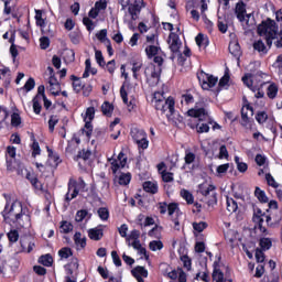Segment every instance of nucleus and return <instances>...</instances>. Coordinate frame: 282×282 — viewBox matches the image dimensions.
<instances>
[{
    "mask_svg": "<svg viewBox=\"0 0 282 282\" xmlns=\"http://www.w3.org/2000/svg\"><path fill=\"white\" fill-rule=\"evenodd\" d=\"M83 23L88 32H94V21L88 17L83 18Z\"/></svg>",
    "mask_w": 282,
    "mask_h": 282,
    "instance_id": "obj_53",
    "label": "nucleus"
},
{
    "mask_svg": "<svg viewBox=\"0 0 282 282\" xmlns=\"http://www.w3.org/2000/svg\"><path fill=\"white\" fill-rule=\"evenodd\" d=\"M32 158H36V155H41V147L39 145V141H33L32 144Z\"/></svg>",
    "mask_w": 282,
    "mask_h": 282,
    "instance_id": "obj_60",
    "label": "nucleus"
},
{
    "mask_svg": "<svg viewBox=\"0 0 282 282\" xmlns=\"http://www.w3.org/2000/svg\"><path fill=\"white\" fill-rule=\"evenodd\" d=\"M88 215L89 212L87 209L78 210L75 216V221H77V224H80V221H83Z\"/></svg>",
    "mask_w": 282,
    "mask_h": 282,
    "instance_id": "obj_41",
    "label": "nucleus"
},
{
    "mask_svg": "<svg viewBox=\"0 0 282 282\" xmlns=\"http://www.w3.org/2000/svg\"><path fill=\"white\" fill-rule=\"evenodd\" d=\"M170 50L172 52L171 61H175L177 58V64L184 66L186 63V56L180 52V47H182V41H180V35L174 32H171L169 35Z\"/></svg>",
    "mask_w": 282,
    "mask_h": 282,
    "instance_id": "obj_3",
    "label": "nucleus"
},
{
    "mask_svg": "<svg viewBox=\"0 0 282 282\" xmlns=\"http://www.w3.org/2000/svg\"><path fill=\"white\" fill-rule=\"evenodd\" d=\"M83 237V234L80 231H76L74 235V241L76 246H80V248H86L87 246V237Z\"/></svg>",
    "mask_w": 282,
    "mask_h": 282,
    "instance_id": "obj_19",
    "label": "nucleus"
},
{
    "mask_svg": "<svg viewBox=\"0 0 282 282\" xmlns=\"http://www.w3.org/2000/svg\"><path fill=\"white\" fill-rule=\"evenodd\" d=\"M128 12L129 14L131 15V20L132 21H135L138 19V12H139V9H138V6L137 4H130L128 7Z\"/></svg>",
    "mask_w": 282,
    "mask_h": 282,
    "instance_id": "obj_40",
    "label": "nucleus"
},
{
    "mask_svg": "<svg viewBox=\"0 0 282 282\" xmlns=\"http://www.w3.org/2000/svg\"><path fill=\"white\" fill-rule=\"evenodd\" d=\"M158 96H162L160 95V93H155L154 94V107L156 111H162V113H166L167 109L171 113V116H173V113H175V99H173V97H169L167 99H158Z\"/></svg>",
    "mask_w": 282,
    "mask_h": 282,
    "instance_id": "obj_4",
    "label": "nucleus"
},
{
    "mask_svg": "<svg viewBox=\"0 0 282 282\" xmlns=\"http://www.w3.org/2000/svg\"><path fill=\"white\" fill-rule=\"evenodd\" d=\"M59 230L64 235H67L68 232H72V230H74V225H72V223H68L66 220H63L61 223Z\"/></svg>",
    "mask_w": 282,
    "mask_h": 282,
    "instance_id": "obj_27",
    "label": "nucleus"
},
{
    "mask_svg": "<svg viewBox=\"0 0 282 282\" xmlns=\"http://www.w3.org/2000/svg\"><path fill=\"white\" fill-rule=\"evenodd\" d=\"M131 239L133 240L140 239V230H137V229L132 230L130 235L126 238V241H131Z\"/></svg>",
    "mask_w": 282,
    "mask_h": 282,
    "instance_id": "obj_63",
    "label": "nucleus"
},
{
    "mask_svg": "<svg viewBox=\"0 0 282 282\" xmlns=\"http://www.w3.org/2000/svg\"><path fill=\"white\" fill-rule=\"evenodd\" d=\"M101 111L104 113V116H111L113 113V105H110L109 101H105L101 105Z\"/></svg>",
    "mask_w": 282,
    "mask_h": 282,
    "instance_id": "obj_28",
    "label": "nucleus"
},
{
    "mask_svg": "<svg viewBox=\"0 0 282 282\" xmlns=\"http://www.w3.org/2000/svg\"><path fill=\"white\" fill-rule=\"evenodd\" d=\"M78 187H76V181L72 182L69 181L68 183V192L65 195V202H67V204H69V202L72 199H76V197H78Z\"/></svg>",
    "mask_w": 282,
    "mask_h": 282,
    "instance_id": "obj_9",
    "label": "nucleus"
},
{
    "mask_svg": "<svg viewBox=\"0 0 282 282\" xmlns=\"http://www.w3.org/2000/svg\"><path fill=\"white\" fill-rule=\"evenodd\" d=\"M39 100H41L39 95H35L33 98V111L36 116H39V113H41V109H43V106H41V101Z\"/></svg>",
    "mask_w": 282,
    "mask_h": 282,
    "instance_id": "obj_35",
    "label": "nucleus"
},
{
    "mask_svg": "<svg viewBox=\"0 0 282 282\" xmlns=\"http://www.w3.org/2000/svg\"><path fill=\"white\" fill-rule=\"evenodd\" d=\"M39 263L45 265L46 268H52V263H54V258L50 253L41 256L39 259Z\"/></svg>",
    "mask_w": 282,
    "mask_h": 282,
    "instance_id": "obj_21",
    "label": "nucleus"
},
{
    "mask_svg": "<svg viewBox=\"0 0 282 282\" xmlns=\"http://www.w3.org/2000/svg\"><path fill=\"white\" fill-rule=\"evenodd\" d=\"M56 124H58V117L51 116L48 120V131L51 133H54V127H56Z\"/></svg>",
    "mask_w": 282,
    "mask_h": 282,
    "instance_id": "obj_48",
    "label": "nucleus"
},
{
    "mask_svg": "<svg viewBox=\"0 0 282 282\" xmlns=\"http://www.w3.org/2000/svg\"><path fill=\"white\" fill-rule=\"evenodd\" d=\"M253 50L261 54H268V46H265V43H263V40H258L253 42Z\"/></svg>",
    "mask_w": 282,
    "mask_h": 282,
    "instance_id": "obj_20",
    "label": "nucleus"
},
{
    "mask_svg": "<svg viewBox=\"0 0 282 282\" xmlns=\"http://www.w3.org/2000/svg\"><path fill=\"white\" fill-rule=\"evenodd\" d=\"M61 259H69L74 253L72 252V248L64 247L58 251Z\"/></svg>",
    "mask_w": 282,
    "mask_h": 282,
    "instance_id": "obj_34",
    "label": "nucleus"
},
{
    "mask_svg": "<svg viewBox=\"0 0 282 282\" xmlns=\"http://www.w3.org/2000/svg\"><path fill=\"white\" fill-rule=\"evenodd\" d=\"M144 76L149 80H151V86L155 87L160 83V77L162 76V68L160 66H156L155 64L151 63L148 65V67L144 70Z\"/></svg>",
    "mask_w": 282,
    "mask_h": 282,
    "instance_id": "obj_5",
    "label": "nucleus"
},
{
    "mask_svg": "<svg viewBox=\"0 0 282 282\" xmlns=\"http://www.w3.org/2000/svg\"><path fill=\"white\" fill-rule=\"evenodd\" d=\"M181 261L183 262V265L184 268H186V270H191L193 261L191 260V258H188V256H182Z\"/></svg>",
    "mask_w": 282,
    "mask_h": 282,
    "instance_id": "obj_58",
    "label": "nucleus"
},
{
    "mask_svg": "<svg viewBox=\"0 0 282 282\" xmlns=\"http://www.w3.org/2000/svg\"><path fill=\"white\" fill-rule=\"evenodd\" d=\"M250 122V117H248V111H246V108L241 109V126L248 127V123Z\"/></svg>",
    "mask_w": 282,
    "mask_h": 282,
    "instance_id": "obj_49",
    "label": "nucleus"
},
{
    "mask_svg": "<svg viewBox=\"0 0 282 282\" xmlns=\"http://www.w3.org/2000/svg\"><path fill=\"white\" fill-rule=\"evenodd\" d=\"M34 87H36V82L34 80V78L30 77L22 87V89H25V91H32Z\"/></svg>",
    "mask_w": 282,
    "mask_h": 282,
    "instance_id": "obj_44",
    "label": "nucleus"
},
{
    "mask_svg": "<svg viewBox=\"0 0 282 282\" xmlns=\"http://www.w3.org/2000/svg\"><path fill=\"white\" fill-rule=\"evenodd\" d=\"M197 78L199 83L202 84L203 89H212V87H215L217 85L218 78L202 70L199 74H197Z\"/></svg>",
    "mask_w": 282,
    "mask_h": 282,
    "instance_id": "obj_7",
    "label": "nucleus"
},
{
    "mask_svg": "<svg viewBox=\"0 0 282 282\" xmlns=\"http://www.w3.org/2000/svg\"><path fill=\"white\" fill-rule=\"evenodd\" d=\"M278 94H279V86H276V84L269 85L267 89L268 98H270L271 100H274Z\"/></svg>",
    "mask_w": 282,
    "mask_h": 282,
    "instance_id": "obj_24",
    "label": "nucleus"
},
{
    "mask_svg": "<svg viewBox=\"0 0 282 282\" xmlns=\"http://www.w3.org/2000/svg\"><path fill=\"white\" fill-rule=\"evenodd\" d=\"M259 246L262 251L270 250L272 248V240L270 238H261Z\"/></svg>",
    "mask_w": 282,
    "mask_h": 282,
    "instance_id": "obj_29",
    "label": "nucleus"
},
{
    "mask_svg": "<svg viewBox=\"0 0 282 282\" xmlns=\"http://www.w3.org/2000/svg\"><path fill=\"white\" fill-rule=\"evenodd\" d=\"M70 80H73L74 91H76V94H80V91H83V86H84L80 78L77 77L76 75H72Z\"/></svg>",
    "mask_w": 282,
    "mask_h": 282,
    "instance_id": "obj_18",
    "label": "nucleus"
},
{
    "mask_svg": "<svg viewBox=\"0 0 282 282\" xmlns=\"http://www.w3.org/2000/svg\"><path fill=\"white\" fill-rule=\"evenodd\" d=\"M40 46H41V50H47V47H50V37L42 36L40 39Z\"/></svg>",
    "mask_w": 282,
    "mask_h": 282,
    "instance_id": "obj_62",
    "label": "nucleus"
},
{
    "mask_svg": "<svg viewBox=\"0 0 282 282\" xmlns=\"http://www.w3.org/2000/svg\"><path fill=\"white\" fill-rule=\"evenodd\" d=\"M256 260L257 263H263V261H265V253H263V250L260 248L256 249Z\"/></svg>",
    "mask_w": 282,
    "mask_h": 282,
    "instance_id": "obj_52",
    "label": "nucleus"
},
{
    "mask_svg": "<svg viewBox=\"0 0 282 282\" xmlns=\"http://www.w3.org/2000/svg\"><path fill=\"white\" fill-rule=\"evenodd\" d=\"M207 228L208 224L206 221L193 223V229L196 230V232H204Z\"/></svg>",
    "mask_w": 282,
    "mask_h": 282,
    "instance_id": "obj_39",
    "label": "nucleus"
},
{
    "mask_svg": "<svg viewBox=\"0 0 282 282\" xmlns=\"http://www.w3.org/2000/svg\"><path fill=\"white\" fill-rule=\"evenodd\" d=\"M131 135L134 142L137 143V142H140V140H142L143 138H147V132H144V130L134 128L131 130Z\"/></svg>",
    "mask_w": 282,
    "mask_h": 282,
    "instance_id": "obj_17",
    "label": "nucleus"
},
{
    "mask_svg": "<svg viewBox=\"0 0 282 282\" xmlns=\"http://www.w3.org/2000/svg\"><path fill=\"white\" fill-rule=\"evenodd\" d=\"M7 237L11 243H17L19 241V231L13 229L7 234Z\"/></svg>",
    "mask_w": 282,
    "mask_h": 282,
    "instance_id": "obj_45",
    "label": "nucleus"
},
{
    "mask_svg": "<svg viewBox=\"0 0 282 282\" xmlns=\"http://www.w3.org/2000/svg\"><path fill=\"white\" fill-rule=\"evenodd\" d=\"M256 120L259 124H263L268 120V113L265 111H260L256 115Z\"/></svg>",
    "mask_w": 282,
    "mask_h": 282,
    "instance_id": "obj_55",
    "label": "nucleus"
},
{
    "mask_svg": "<svg viewBox=\"0 0 282 282\" xmlns=\"http://www.w3.org/2000/svg\"><path fill=\"white\" fill-rule=\"evenodd\" d=\"M131 182V173H121L119 176V184L120 186H127Z\"/></svg>",
    "mask_w": 282,
    "mask_h": 282,
    "instance_id": "obj_30",
    "label": "nucleus"
},
{
    "mask_svg": "<svg viewBox=\"0 0 282 282\" xmlns=\"http://www.w3.org/2000/svg\"><path fill=\"white\" fill-rule=\"evenodd\" d=\"M96 37L98 39V41H100V43H107V41H110L107 37V29H102L100 30V32L96 33Z\"/></svg>",
    "mask_w": 282,
    "mask_h": 282,
    "instance_id": "obj_43",
    "label": "nucleus"
},
{
    "mask_svg": "<svg viewBox=\"0 0 282 282\" xmlns=\"http://www.w3.org/2000/svg\"><path fill=\"white\" fill-rule=\"evenodd\" d=\"M181 197H183V199H185V202H187V204H194V202H195V197L192 195L191 192H188V189H182Z\"/></svg>",
    "mask_w": 282,
    "mask_h": 282,
    "instance_id": "obj_31",
    "label": "nucleus"
},
{
    "mask_svg": "<svg viewBox=\"0 0 282 282\" xmlns=\"http://www.w3.org/2000/svg\"><path fill=\"white\" fill-rule=\"evenodd\" d=\"M11 124L12 127H19L21 124V116L17 112L11 115Z\"/></svg>",
    "mask_w": 282,
    "mask_h": 282,
    "instance_id": "obj_56",
    "label": "nucleus"
},
{
    "mask_svg": "<svg viewBox=\"0 0 282 282\" xmlns=\"http://www.w3.org/2000/svg\"><path fill=\"white\" fill-rule=\"evenodd\" d=\"M143 191H145V193H151V195H155L158 193V183L145 181L143 183Z\"/></svg>",
    "mask_w": 282,
    "mask_h": 282,
    "instance_id": "obj_14",
    "label": "nucleus"
},
{
    "mask_svg": "<svg viewBox=\"0 0 282 282\" xmlns=\"http://www.w3.org/2000/svg\"><path fill=\"white\" fill-rule=\"evenodd\" d=\"M238 209H239V205L237 204V200H235L232 197L227 196L228 213H237Z\"/></svg>",
    "mask_w": 282,
    "mask_h": 282,
    "instance_id": "obj_22",
    "label": "nucleus"
},
{
    "mask_svg": "<svg viewBox=\"0 0 282 282\" xmlns=\"http://www.w3.org/2000/svg\"><path fill=\"white\" fill-rule=\"evenodd\" d=\"M187 116H189V118H198L199 122L210 120V116H208V111L204 109V102L196 104L194 108L187 111Z\"/></svg>",
    "mask_w": 282,
    "mask_h": 282,
    "instance_id": "obj_6",
    "label": "nucleus"
},
{
    "mask_svg": "<svg viewBox=\"0 0 282 282\" xmlns=\"http://www.w3.org/2000/svg\"><path fill=\"white\" fill-rule=\"evenodd\" d=\"M213 281L215 282H226V278H224V272L219 269V261L214 262V271L212 274ZM228 282H232V280H228Z\"/></svg>",
    "mask_w": 282,
    "mask_h": 282,
    "instance_id": "obj_11",
    "label": "nucleus"
},
{
    "mask_svg": "<svg viewBox=\"0 0 282 282\" xmlns=\"http://www.w3.org/2000/svg\"><path fill=\"white\" fill-rule=\"evenodd\" d=\"M199 191L202 193V195H204V197H208V195H210V193H215V186L214 185H208L207 188H204L202 185L199 186Z\"/></svg>",
    "mask_w": 282,
    "mask_h": 282,
    "instance_id": "obj_50",
    "label": "nucleus"
},
{
    "mask_svg": "<svg viewBox=\"0 0 282 282\" xmlns=\"http://www.w3.org/2000/svg\"><path fill=\"white\" fill-rule=\"evenodd\" d=\"M242 83L243 85H246V87H248L249 89H251V91H257V86H252V74H246L242 77Z\"/></svg>",
    "mask_w": 282,
    "mask_h": 282,
    "instance_id": "obj_25",
    "label": "nucleus"
},
{
    "mask_svg": "<svg viewBox=\"0 0 282 282\" xmlns=\"http://www.w3.org/2000/svg\"><path fill=\"white\" fill-rule=\"evenodd\" d=\"M89 158H91V151L90 150H82L78 152V154L75 156V160L78 161V160H89Z\"/></svg>",
    "mask_w": 282,
    "mask_h": 282,
    "instance_id": "obj_33",
    "label": "nucleus"
},
{
    "mask_svg": "<svg viewBox=\"0 0 282 282\" xmlns=\"http://www.w3.org/2000/svg\"><path fill=\"white\" fill-rule=\"evenodd\" d=\"M258 34L259 36H264L267 47L270 50L272 47V41L279 39V25H276L274 20L269 18L258 25Z\"/></svg>",
    "mask_w": 282,
    "mask_h": 282,
    "instance_id": "obj_1",
    "label": "nucleus"
},
{
    "mask_svg": "<svg viewBox=\"0 0 282 282\" xmlns=\"http://www.w3.org/2000/svg\"><path fill=\"white\" fill-rule=\"evenodd\" d=\"M131 274L132 276H143V279H147L149 271L144 267L138 265L131 270Z\"/></svg>",
    "mask_w": 282,
    "mask_h": 282,
    "instance_id": "obj_16",
    "label": "nucleus"
},
{
    "mask_svg": "<svg viewBox=\"0 0 282 282\" xmlns=\"http://www.w3.org/2000/svg\"><path fill=\"white\" fill-rule=\"evenodd\" d=\"M82 131L86 134V138H91V133H94V126L91 124V120L87 121V118H85V128L82 129Z\"/></svg>",
    "mask_w": 282,
    "mask_h": 282,
    "instance_id": "obj_26",
    "label": "nucleus"
},
{
    "mask_svg": "<svg viewBox=\"0 0 282 282\" xmlns=\"http://www.w3.org/2000/svg\"><path fill=\"white\" fill-rule=\"evenodd\" d=\"M195 41L198 47H202V45H205V46L208 45V40L204 39L203 33H198L197 36L195 37Z\"/></svg>",
    "mask_w": 282,
    "mask_h": 282,
    "instance_id": "obj_51",
    "label": "nucleus"
},
{
    "mask_svg": "<svg viewBox=\"0 0 282 282\" xmlns=\"http://www.w3.org/2000/svg\"><path fill=\"white\" fill-rule=\"evenodd\" d=\"M97 214L102 221H107V219H109V209L107 207H100L97 210Z\"/></svg>",
    "mask_w": 282,
    "mask_h": 282,
    "instance_id": "obj_38",
    "label": "nucleus"
},
{
    "mask_svg": "<svg viewBox=\"0 0 282 282\" xmlns=\"http://www.w3.org/2000/svg\"><path fill=\"white\" fill-rule=\"evenodd\" d=\"M196 130L197 133H208V131H210V127L208 126V123H202L200 126L199 123H197Z\"/></svg>",
    "mask_w": 282,
    "mask_h": 282,
    "instance_id": "obj_57",
    "label": "nucleus"
},
{
    "mask_svg": "<svg viewBox=\"0 0 282 282\" xmlns=\"http://www.w3.org/2000/svg\"><path fill=\"white\" fill-rule=\"evenodd\" d=\"M95 58L99 67H105L106 63H105V57L102 56L101 51H95Z\"/></svg>",
    "mask_w": 282,
    "mask_h": 282,
    "instance_id": "obj_47",
    "label": "nucleus"
},
{
    "mask_svg": "<svg viewBox=\"0 0 282 282\" xmlns=\"http://www.w3.org/2000/svg\"><path fill=\"white\" fill-rule=\"evenodd\" d=\"M111 258H112L113 264L117 268H120L122 265V260L120 259V256H118V251H111Z\"/></svg>",
    "mask_w": 282,
    "mask_h": 282,
    "instance_id": "obj_54",
    "label": "nucleus"
},
{
    "mask_svg": "<svg viewBox=\"0 0 282 282\" xmlns=\"http://www.w3.org/2000/svg\"><path fill=\"white\" fill-rule=\"evenodd\" d=\"M88 237L93 241H100L105 237V234L101 228L96 227L88 230Z\"/></svg>",
    "mask_w": 282,
    "mask_h": 282,
    "instance_id": "obj_12",
    "label": "nucleus"
},
{
    "mask_svg": "<svg viewBox=\"0 0 282 282\" xmlns=\"http://www.w3.org/2000/svg\"><path fill=\"white\" fill-rule=\"evenodd\" d=\"M246 4L243 3V0H240L238 3H236L235 8V14L240 23L246 21Z\"/></svg>",
    "mask_w": 282,
    "mask_h": 282,
    "instance_id": "obj_10",
    "label": "nucleus"
},
{
    "mask_svg": "<svg viewBox=\"0 0 282 282\" xmlns=\"http://www.w3.org/2000/svg\"><path fill=\"white\" fill-rule=\"evenodd\" d=\"M265 181H267L268 186H272V188H279V183H276V181L274 180V176H272V174L267 173Z\"/></svg>",
    "mask_w": 282,
    "mask_h": 282,
    "instance_id": "obj_42",
    "label": "nucleus"
},
{
    "mask_svg": "<svg viewBox=\"0 0 282 282\" xmlns=\"http://www.w3.org/2000/svg\"><path fill=\"white\" fill-rule=\"evenodd\" d=\"M47 72L50 74L48 85H52V87H56L57 89H61V84H58V79H56V75L54 74V68L52 66H48Z\"/></svg>",
    "mask_w": 282,
    "mask_h": 282,
    "instance_id": "obj_15",
    "label": "nucleus"
},
{
    "mask_svg": "<svg viewBox=\"0 0 282 282\" xmlns=\"http://www.w3.org/2000/svg\"><path fill=\"white\" fill-rule=\"evenodd\" d=\"M149 248L152 252H156V250H162V248H164V243L161 240H152L149 243Z\"/></svg>",
    "mask_w": 282,
    "mask_h": 282,
    "instance_id": "obj_32",
    "label": "nucleus"
},
{
    "mask_svg": "<svg viewBox=\"0 0 282 282\" xmlns=\"http://www.w3.org/2000/svg\"><path fill=\"white\" fill-rule=\"evenodd\" d=\"M95 138L99 140V142H102L105 140V130L97 128L94 131Z\"/></svg>",
    "mask_w": 282,
    "mask_h": 282,
    "instance_id": "obj_61",
    "label": "nucleus"
},
{
    "mask_svg": "<svg viewBox=\"0 0 282 282\" xmlns=\"http://www.w3.org/2000/svg\"><path fill=\"white\" fill-rule=\"evenodd\" d=\"M159 51H160V47H158L155 45H150L145 48V54H147L148 58H153V56H155Z\"/></svg>",
    "mask_w": 282,
    "mask_h": 282,
    "instance_id": "obj_36",
    "label": "nucleus"
},
{
    "mask_svg": "<svg viewBox=\"0 0 282 282\" xmlns=\"http://www.w3.org/2000/svg\"><path fill=\"white\" fill-rule=\"evenodd\" d=\"M95 8L100 12V10H107V0H99L95 3Z\"/></svg>",
    "mask_w": 282,
    "mask_h": 282,
    "instance_id": "obj_64",
    "label": "nucleus"
},
{
    "mask_svg": "<svg viewBox=\"0 0 282 282\" xmlns=\"http://www.w3.org/2000/svg\"><path fill=\"white\" fill-rule=\"evenodd\" d=\"M3 197L7 200L4 210L1 213L4 221H7V224L10 221H13V224L15 221H21V218L23 217V205L21 204V202L12 203L10 207V195L3 194Z\"/></svg>",
    "mask_w": 282,
    "mask_h": 282,
    "instance_id": "obj_2",
    "label": "nucleus"
},
{
    "mask_svg": "<svg viewBox=\"0 0 282 282\" xmlns=\"http://www.w3.org/2000/svg\"><path fill=\"white\" fill-rule=\"evenodd\" d=\"M228 83H230V75L226 72L218 83V91H221V88L226 87Z\"/></svg>",
    "mask_w": 282,
    "mask_h": 282,
    "instance_id": "obj_37",
    "label": "nucleus"
},
{
    "mask_svg": "<svg viewBox=\"0 0 282 282\" xmlns=\"http://www.w3.org/2000/svg\"><path fill=\"white\" fill-rule=\"evenodd\" d=\"M46 149H47L48 158L50 160H53V162H55V166H57V164H61V156H58V154H54V151H52L50 147H46Z\"/></svg>",
    "mask_w": 282,
    "mask_h": 282,
    "instance_id": "obj_46",
    "label": "nucleus"
},
{
    "mask_svg": "<svg viewBox=\"0 0 282 282\" xmlns=\"http://www.w3.org/2000/svg\"><path fill=\"white\" fill-rule=\"evenodd\" d=\"M263 217H265V213L259 207H253L252 220L258 225L260 232H265L268 230L265 227H263Z\"/></svg>",
    "mask_w": 282,
    "mask_h": 282,
    "instance_id": "obj_8",
    "label": "nucleus"
},
{
    "mask_svg": "<svg viewBox=\"0 0 282 282\" xmlns=\"http://www.w3.org/2000/svg\"><path fill=\"white\" fill-rule=\"evenodd\" d=\"M181 102L192 105V102H195V98L193 97V95L186 93V94L182 95Z\"/></svg>",
    "mask_w": 282,
    "mask_h": 282,
    "instance_id": "obj_59",
    "label": "nucleus"
},
{
    "mask_svg": "<svg viewBox=\"0 0 282 282\" xmlns=\"http://www.w3.org/2000/svg\"><path fill=\"white\" fill-rule=\"evenodd\" d=\"M228 50L229 53L236 58H239L241 56V46L239 45V42H230Z\"/></svg>",
    "mask_w": 282,
    "mask_h": 282,
    "instance_id": "obj_13",
    "label": "nucleus"
},
{
    "mask_svg": "<svg viewBox=\"0 0 282 282\" xmlns=\"http://www.w3.org/2000/svg\"><path fill=\"white\" fill-rule=\"evenodd\" d=\"M254 196L257 197V199H259L261 204H268L269 202L268 195H265V192L260 189L259 187H256Z\"/></svg>",
    "mask_w": 282,
    "mask_h": 282,
    "instance_id": "obj_23",
    "label": "nucleus"
}]
</instances>
